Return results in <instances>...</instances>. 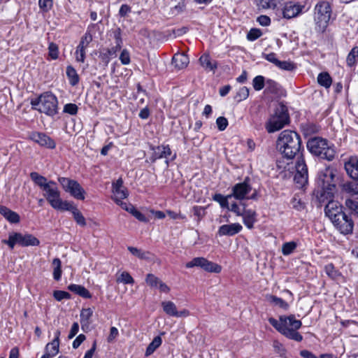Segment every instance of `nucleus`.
<instances>
[{"instance_id": "nucleus-1", "label": "nucleus", "mask_w": 358, "mask_h": 358, "mask_svg": "<svg viewBox=\"0 0 358 358\" xmlns=\"http://www.w3.org/2000/svg\"><path fill=\"white\" fill-rule=\"evenodd\" d=\"M336 170L328 166L317 175L313 196L318 201H334L337 192L335 184Z\"/></svg>"}, {"instance_id": "nucleus-2", "label": "nucleus", "mask_w": 358, "mask_h": 358, "mask_svg": "<svg viewBox=\"0 0 358 358\" xmlns=\"http://www.w3.org/2000/svg\"><path fill=\"white\" fill-rule=\"evenodd\" d=\"M324 211L325 215L341 234L346 235L352 233L353 221L347 215L341 203H327Z\"/></svg>"}, {"instance_id": "nucleus-3", "label": "nucleus", "mask_w": 358, "mask_h": 358, "mask_svg": "<svg viewBox=\"0 0 358 358\" xmlns=\"http://www.w3.org/2000/svg\"><path fill=\"white\" fill-rule=\"evenodd\" d=\"M268 322L286 338L297 342H301L303 340L302 335L297 331L301 327L302 323L300 320L296 319L294 315H281L278 320L270 317Z\"/></svg>"}, {"instance_id": "nucleus-4", "label": "nucleus", "mask_w": 358, "mask_h": 358, "mask_svg": "<svg viewBox=\"0 0 358 358\" xmlns=\"http://www.w3.org/2000/svg\"><path fill=\"white\" fill-rule=\"evenodd\" d=\"M276 147L284 157L292 159L300 152L301 137L294 131L284 130L278 137Z\"/></svg>"}, {"instance_id": "nucleus-5", "label": "nucleus", "mask_w": 358, "mask_h": 358, "mask_svg": "<svg viewBox=\"0 0 358 358\" xmlns=\"http://www.w3.org/2000/svg\"><path fill=\"white\" fill-rule=\"evenodd\" d=\"M31 105L32 108L50 117H53L58 113L57 98L49 92L43 93L37 99L31 100Z\"/></svg>"}, {"instance_id": "nucleus-6", "label": "nucleus", "mask_w": 358, "mask_h": 358, "mask_svg": "<svg viewBox=\"0 0 358 358\" xmlns=\"http://www.w3.org/2000/svg\"><path fill=\"white\" fill-rule=\"evenodd\" d=\"M332 15L331 3L325 0L319 1L314 7L315 29L324 33L327 28Z\"/></svg>"}, {"instance_id": "nucleus-7", "label": "nucleus", "mask_w": 358, "mask_h": 358, "mask_svg": "<svg viewBox=\"0 0 358 358\" xmlns=\"http://www.w3.org/2000/svg\"><path fill=\"white\" fill-rule=\"evenodd\" d=\"M345 169L348 176L356 181L343 184L342 191L350 197L358 199V158L350 157L345 163Z\"/></svg>"}, {"instance_id": "nucleus-8", "label": "nucleus", "mask_w": 358, "mask_h": 358, "mask_svg": "<svg viewBox=\"0 0 358 358\" xmlns=\"http://www.w3.org/2000/svg\"><path fill=\"white\" fill-rule=\"evenodd\" d=\"M222 208H227L237 215L242 216L244 224L249 229L254 228L257 222L255 210L249 208L246 203H220Z\"/></svg>"}, {"instance_id": "nucleus-9", "label": "nucleus", "mask_w": 358, "mask_h": 358, "mask_svg": "<svg viewBox=\"0 0 358 358\" xmlns=\"http://www.w3.org/2000/svg\"><path fill=\"white\" fill-rule=\"evenodd\" d=\"M30 178L42 190L43 194L48 201H59L60 192L55 182L48 180L45 177L37 172H31Z\"/></svg>"}, {"instance_id": "nucleus-10", "label": "nucleus", "mask_w": 358, "mask_h": 358, "mask_svg": "<svg viewBox=\"0 0 358 358\" xmlns=\"http://www.w3.org/2000/svg\"><path fill=\"white\" fill-rule=\"evenodd\" d=\"M307 148L312 154L322 159L331 161L334 158L336 153L334 146L329 144L324 138L320 137L310 138L307 142Z\"/></svg>"}, {"instance_id": "nucleus-11", "label": "nucleus", "mask_w": 358, "mask_h": 358, "mask_svg": "<svg viewBox=\"0 0 358 358\" xmlns=\"http://www.w3.org/2000/svg\"><path fill=\"white\" fill-rule=\"evenodd\" d=\"M252 189L251 187L248 184L245 180L243 182L237 183L232 189V194L224 196L221 194H215L213 196L215 201H227L228 199L234 196L237 200L243 199H254L255 192H253L251 196H249Z\"/></svg>"}, {"instance_id": "nucleus-12", "label": "nucleus", "mask_w": 358, "mask_h": 358, "mask_svg": "<svg viewBox=\"0 0 358 358\" xmlns=\"http://www.w3.org/2000/svg\"><path fill=\"white\" fill-rule=\"evenodd\" d=\"M2 242L13 249L16 244L22 247L37 246L39 245V240L31 234L23 235L21 233L13 232L9 234L8 240H3Z\"/></svg>"}, {"instance_id": "nucleus-13", "label": "nucleus", "mask_w": 358, "mask_h": 358, "mask_svg": "<svg viewBox=\"0 0 358 358\" xmlns=\"http://www.w3.org/2000/svg\"><path fill=\"white\" fill-rule=\"evenodd\" d=\"M289 119L287 110L283 106H280L266 124V129L268 133L278 131L289 123Z\"/></svg>"}, {"instance_id": "nucleus-14", "label": "nucleus", "mask_w": 358, "mask_h": 358, "mask_svg": "<svg viewBox=\"0 0 358 358\" xmlns=\"http://www.w3.org/2000/svg\"><path fill=\"white\" fill-rule=\"evenodd\" d=\"M58 181L64 190L69 193L76 199H85V192L76 180H72L69 178L59 177L58 178Z\"/></svg>"}, {"instance_id": "nucleus-15", "label": "nucleus", "mask_w": 358, "mask_h": 358, "mask_svg": "<svg viewBox=\"0 0 358 358\" xmlns=\"http://www.w3.org/2000/svg\"><path fill=\"white\" fill-rule=\"evenodd\" d=\"M294 180L299 188L305 187L308 182V167L302 156L298 158L296 165Z\"/></svg>"}, {"instance_id": "nucleus-16", "label": "nucleus", "mask_w": 358, "mask_h": 358, "mask_svg": "<svg viewBox=\"0 0 358 358\" xmlns=\"http://www.w3.org/2000/svg\"><path fill=\"white\" fill-rule=\"evenodd\" d=\"M186 268L199 267L207 272L219 273L222 267L219 264L208 261L204 257H195L185 264Z\"/></svg>"}, {"instance_id": "nucleus-17", "label": "nucleus", "mask_w": 358, "mask_h": 358, "mask_svg": "<svg viewBox=\"0 0 358 358\" xmlns=\"http://www.w3.org/2000/svg\"><path fill=\"white\" fill-rule=\"evenodd\" d=\"M305 7V4H302L299 2H287L282 8V16L286 19L296 17L303 12Z\"/></svg>"}, {"instance_id": "nucleus-18", "label": "nucleus", "mask_w": 358, "mask_h": 358, "mask_svg": "<svg viewBox=\"0 0 358 358\" xmlns=\"http://www.w3.org/2000/svg\"><path fill=\"white\" fill-rule=\"evenodd\" d=\"M29 138L41 146L54 149L56 146L55 141L44 133L32 132L29 135Z\"/></svg>"}, {"instance_id": "nucleus-19", "label": "nucleus", "mask_w": 358, "mask_h": 358, "mask_svg": "<svg viewBox=\"0 0 358 358\" xmlns=\"http://www.w3.org/2000/svg\"><path fill=\"white\" fill-rule=\"evenodd\" d=\"M60 331L57 330L55 333V338L48 343L45 348V354L41 358H52L59 353Z\"/></svg>"}, {"instance_id": "nucleus-20", "label": "nucleus", "mask_w": 358, "mask_h": 358, "mask_svg": "<svg viewBox=\"0 0 358 358\" xmlns=\"http://www.w3.org/2000/svg\"><path fill=\"white\" fill-rule=\"evenodd\" d=\"M162 306L163 308V310L169 316L186 317L189 315V311L187 309L178 311L176 304L171 301L162 302Z\"/></svg>"}, {"instance_id": "nucleus-21", "label": "nucleus", "mask_w": 358, "mask_h": 358, "mask_svg": "<svg viewBox=\"0 0 358 358\" xmlns=\"http://www.w3.org/2000/svg\"><path fill=\"white\" fill-rule=\"evenodd\" d=\"M150 148L152 150V156L150 158L152 162H155L157 159L162 158L167 159L171 155V150L168 145H162L159 146L152 145Z\"/></svg>"}, {"instance_id": "nucleus-22", "label": "nucleus", "mask_w": 358, "mask_h": 358, "mask_svg": "<svg viewBox=\"0 0 358 358\" xmlns=\"http://www.w3.org/2000/svg\"><path fill=\"white\" fill-rule=\"evenodd\" d=\"M243 227L239 223H233L230 224H223L220 227L218 234L220 236H234L239 233Z\"/></svg>"}, {"instance_id": "nucleus-23", "label": "nucleus", "mask_w": 358, "mask_h": 358, "mask_svg": "<svg viewBox=\"0 0 358 358\" xmlns=\"http://www.w3.org/2000/svg\"><path fill=\"white\" fill-rule=\"evenodd\" d=\"M113 193L115 197L116 201L127 198L128 192L127 189L123 186V181L121 178L118 179L113 184Z\"/></svg>"}, {"instance_id": "nucleus-24", "label": "nucleus", "mask_w": 358, "mask_h": 358, "mask_svg": "<svg viewBox=\"0 0 358 358\" xmlns=\"http://www.w3.org/2000/svg\"><path fill=\"white\" fill-rule=\"evenodd\" d=\"M189 62V57L185 53L175 54L172 59L173 65L178 69L186 68Z\"/></svg>"}, {"instance_id": "nucleus-25", "label": "nucleus", "mask_w": 358, "mask_h": 358, "mask_svg": "<svg viewBox=\"0 0 358 358\" xmlns=\"http://www.w3.org/2000/svg\"><path fill=\"white\" fill-rule=\"evenodd\" d=\"M199 62L201 66L206 71H214L217 69L216 61L213 60L208 54L201 55L199 58Z\"/></svg>"}, {"instance_id": "nucleus-26", "label": "nucleus", "mask_w": 358, "mask_h": 358, "mask_svg": "<svg viewBox=\"0 0 358 358\" xmlns=\"http://www.w3.org/2000/svg\"><path fill=\"white\" fill-rule=\"evenodd\" d=\"M0 214L11 223H18L20 222L19 215L4 206L0 205Z\"/></svg>"}, {"instance_id": "nucleus-27", "label": "nucleus", "mask_w": 358, "mask_h": 358, "mask_svg": "<svg viewBox=\"0 0 358 358\" xmlns=\"http://www.w3.org/2000/svg\"><path fill=\"white\" fill-rule=\"evenodd\" d=\"M68 289L85 299H90L92 297L90 292L82 285L71 284L69 285Z\"/></svg>"}, {"instance_id": "nucleus-28", "label": "nucleus", "mask_w": 358, "mask_h": 358, "mask_svg": "<svg viewBox=\"0 0 358 358\" xmlns=\"http://www.w3.org/2000/svg\"><path fill=\"white\" fill-rule=\"evenodd\" d=\"M282 1V0H259L257 6L259 9H275Z\"/></svg>"}, {"instance_id": "nucleus-29", "label": "nucleus", "mask_w": 358, "mask_h": 358, "mask_svg": "<svg viewBox=\"0 0 358 358\" xmlns=\"http://www.w3.org/2000/svg\"><path fill=\"white\" fill-rule=\"evenodd\" d=\"M66 73L69 80V83L72 86H75L79 83V76L76 72V70L72 66H68L66 67Z\"/></svg>"}, {"instance_id": "nucleus-30", "label": "nucleus", "mask_w": 358, "mask_h": 358, "mask_svg": "<svg viewBox=\"0 0 358 358\" xmlns=\"http://www.w3.org/2000/svg\"><path fill=\"white\" fill-rule=\"evenodd\" d=\"M162 340L161 336H155L152 341L148 345L145 351V356L151 355L162 345Z\"/></svg>"}, {"instance_id": "nucleus-31", "label": "nucleus", "mask_w": 358, "mask_h": 358, "mask_svg": "<svg viewBox=\"0 0 358 358\" xmlns=\"http://www.w3.org/2000/svg\"><path fill=\"white\" fill-rule=\"evenodd\" d=\"M127 250L135 257L140 259H149L150 252L148 251H143L135 247L128 246Z\"/></svg>"}, {"instance_id": "nucleus-32", "label": "nucleus", "mask_w": 358, "mask_h": 358, "mask_svg": "<svg viewBox=\"0 0 358 358\" xmlns=\"http://www.w3.org/2000/svg\"><path fill=\"white\" fill-rule=\"evenodd\" d=\"M93 311L91 308H85L81 310L80 313V324L82 326V329H83L85 327H87L90 324V319L92 316Z\"/></svg>"}, {"instance_id": "nucleus-33", "label": "nucleus", "mask_w": 358, "mask_h": 358, "mask_svg": "<svg viewBox=\"0 0 358 358\" xmlns=\"http://www.w3.org/2000/svg\"><path fill=\"white\" fill-rule=\"evenodd\" d=\"M317 82L321 86L329 88L331 85L332 79L328 73L322 72L318 75Z\"/></svg>"}, {"instance_id": "nucleus-34", "label": "nucleus", "mask_w": 358, "mask_h": 358, "mask_svg": "<svg viewBox=\"0 0 358 358\" xmlns=\"http://www.w3.org/2000/svg\"><path fill=\"white\" fill-rule=\"evenodd\" d=\"M357 59H358V47L355 46L350 50V52L348 55V57L346 59V63H347L348 66H349L350 67L355 66L357 63Z\"/></svg>"}, {"instance_id": "nucleus-35", "label": "nucleus", "mask_w": 358, "mask_h": 358, "mask_svg": "<svg viewBox=\"0 0 358 358\" xmlns=\"http://www.w3.org/2000/svg\"><path fill=\"white\" fill-rule=\"evenodd\" d=\"M268 300L275 306H277L284 310L289 308V304L285 301L282 299L279 298L274 295H270L268 296Z\"/></svg>"}, {"instance_id": "nucleus-36", "label": "nucleus", "mask_w": 358, "mask_h": 358, "mask_svg": "<svg viewBox=\"0 0 358 358\" xmlns=\"http://www.w3.org/2000/svg\"><path fill=\"white\" fill-rule=\"evenodd\" d=\"M50 204L52 208L61 212L66 210L72 212L75 208L72 203H50Z\"/></svg>"}, {"instance_id": "nucleus-37", "label": "nucleus", "mask_w": 358, "mask_h": 358, "mask_svg": "<svg viewBox=\"0 0 358 358\" xmlns=\"http://www.w3.org/2000/svg\"><path fill=\"white\" fill-rule=\"evenodd\" d=\"M52 264L55 266L53 271V278L56 280H59L62 276V262L59 258H55L52 261Z\"/></svg>"}, {"instance_id": "nucleus-38", "label": "nucleus", "mask_w": 358, "mask_h": 358, "mask_svg": "<svg viewBox=\"0 0 358 358\" xmlns=\"http://www.w3.org/2000/svg\"><path fill=\"white\" fill-rule=\"evenodd\" d=\"M296 246V243L294 241L285 243L282 246V252L284 255H289L294 252Z\"/></svg>"}, {"instance_id": "nucleus-39", "label": "nucleus", "mask_w": 358, "mask_h": 358, "mask_svg": "<svg viewBox=\"0 0 358 358\" xmlns=\"http://www.w3.org/2000/svg\"><path fill=\"white\" fill-rule=\"evenodd\" d=\"M265 85V79L262 76H257L252 80V85L255 90L259 91L262 90Z\"/></svg>"}, {"instance_id": "nucleus-40", "label": "nucleus", "mask_w": 358, "mask_h": 358, "mask_svg": "<svg viewBox=\"0 0 358 358\" xmlns=\"http://www.w3.org/2000/svg\"><path fill=\"white\" fill-rule=\"evenodd\" d=\"M72 214L73 215V217L77 222L78 224L85 227L86 225L85 219L82 215V213L77 209L76 207H75L72 210Z\"/></svg>"}, {"instance_id": "nucleus-41", "label": "nucleus", "mask_w": 358, "mask_h": 358, "mask_svg": "<svg viewBox=\"0 0 358 358\" xmlns=\"http://www.w3.org/2000/svg\"><path fill=\"white\" fill-rule=\"evenodd\" d=\"M117 282H123L124 284H134V280L128 272L123 271L117 279Z\"/></svg>"}, {"instance_id": "nucleus-42", "label": "nucleus", "mask_w": 358, "mask_h": 358, "mask_svg": "<svg viewBox=\"0 0 358 358\" xmlns=\"http://www.w3.org/2000/svg\"><path fill=\"white\" fill-rule=\"evenodd\" d=\"M276 66L285 71H293L295 69V64L290 61H278Z\"/></svg>"}, {"instance_id": "nucleus-43", "label": "nucleus", "mask_w": 358, "mask_h": 358, "mask_svg": "<svg viewBox=\"0 0 358 358\" xmlns=\"http://www.w3.org/2000/svg\"><path fill=\"white\" fill-rule=\"evenodd\" d=\"M262 31L259 29L252 28L248 31L247 39L250 41H254L262 36Z\"/></svg>"}, {"instance_id": "nucleus-44", "label": "nucleus", "mask_w": 358, "mask_h": 358, "mask_svg": "<svg viewBox=\"0 0 358 358\" xmlns=\"http://www.w3.org/2000/svg\"><path fill=\"white\" fill-rule=\"evenodd\" d=\"M161 280L154 274L148 273L145 278L146 283L152 287H157Z\"/></svg>"}, {"instance_id": "nucleus-45", "label": "nucleus", "mask_w": 358, "mask_h": 358, "mask_svg": "<svg viewBox=\"0 0 358 358\" xmlns=\"http://www.w3.org/2000/svg\"><path fill=\"white\" fill-rule=\"evenodd\" d=\"M48 55L52 59H57L59 57L58 45L54 43H50L48 46Z\"/></svg>"}, {"instance_id": "nucleus-46", "label": "nucleus", "mask_w": 358, "mask_h": 358, "mask_svg": "<svg viewBox=\"0 0 358 358\" xmlns=\"http://www.w3.org/2000/svg\"><path fill=\"white\" fill-rule=\"evenodd\" d=\"M92 41V34L90 32H86L85 35L81 38L80 43L78 46L86 49Z\"/></svg>"}, {"instance_id": "nucleus-47", "label": "nucleus", "mask_w": 358, "mask_h": 358, "mask_svg": "<svg viewBox=\"0 0 358 358\" xmlns=\"http://www.w3.org/2000/svg\"><path fill=\"white\" fill-rule=\"evenodd\" d=\"M115 40H116V45L114 48L107 50V52L108 55H113L116 53V52L121 48L122 39L120 37V34L118 33L115 34Z\"/></svg>"}, {"instance_id": "nucleus-48", "label": "nucleus", "mask_w": 358, "mask_h": 358, "mask_svg": "<svg viewBox=\"0 0 358 358\" xmlns=\"http://www.w3.org/2000/svg\"><path fill=\"white\" fill-rule=\"evenodd\" d=\"M192 212L194 215L197 217V222H199L206 215V208L201 206H194Z\"/></svg>"}, {"instance_id": "nucleus-49", "label": "nucleus", "mask_w": 358, "mask_h": 358, "mask_svg": "<svg viewBox=\"0 0 358 358\" xmlns=\"http://www.w3.org/2000/svg\"><path fill=\"white\" fill-rule=\"evenodd\" d=\"M53 296L57 301H60L63 299H70L71 295L67 292L57 290L53 292Z\"/></svg>"}, {"instance_id": "nucleus-50", "label": "nucleus", "mask_w": 358, "mask_h": 358, "mask_svg": "<svg viewBox=\"0 0 358 358\" xmlns=\"http://www.w3.org/2000/svg\"><path fill=\"white\" fill-rule=\"evenodd\" d=\"M249 96V89L246 87H243L239 89L236 94V98L238 101H242L246 99Z\"/></svg>"}, {"instance_id": "nucleus-51", "label": "nucleus", "mask_w": 358, "mask_h": 358, "mask_svg": "<svg viewBox=\"0 0 358 358\" xmlns=\"http://www.w3.org/2000/svg\"><path fill=\"white\" fill-rule=\"evenodd\" d=\"M324 271L326 274L330 278H334L337 275V271L333 264H328L324 266Z\"/></svg>"}, {"instance_id": "nucleus-52", "label": "nucleus", "mask_w": 358, "mask_h": 358, "mask_svg": "<svg viewBox=\"0 0 358 358\" xmlns=\"http://www.w3.org/2000/svg\"><path fill=\"white\" fill-rule=\"evenodd\" d=\"M78 108L74 103H67L64 107V112L72 115L77 114Z\"/></svg>"}, {"instance_id": "nucleus-53", "label": "nucleus", "mask_w": 358, "mask_h": 358, "mask_svg": "<svg viewBox=\"0 0 358 358\" xmlns=\"http://www.w3.org/2000/svg\"><path fill=\"white\" fill-rule=\"evenodd\" d=\"M216 124L220 131H224L228 126V120L224 117H219L216 120Z\"/></svg>"}, {"instance_id": "nucleus-54", "label": "nucleus", "mask_w": 358, "mask_h": 358, "mask_svg": "<svg viewBox=\"0 0 358 358\" xmlns=\"http://www.w3.org/2000/svg\"><path fill=\"white\" fill-rule=\"evenodd\" d=\"M85 48H83L82 47H77L75 55H76V61L80 62H84L85 59Z\"/></svg>"}, {"instance_id": "nucleus-55", "label": "nucleus", "mask_w": 358, "mask_h": 358, "mask_svg": "<svg viewBox=\"0 0 358 358\" xmlns=\"http://www.w3.org/2000/svg\"><path fill=\"white\" fill-rule=\"evenodd\" d=\"M38 5L41 9L47 12L52 7V0H39Z\"/></svg>"}, {"instance_id": "nucleus-56", "label": "nucleus", "mask_w": 358, "mask_h": 358, "mask_svg": "<svg viewBox=\"0 0 358 358\" xmlns=\"http://www.w3.org/2000/svg\"><path fill=\"white\" fill-rule=\"evenodd\" d=\"M120 60L123 65H127L130 63V55L127 50L124 49L120 55Z\"/></svg>"}, {"instance_id": "nucleus-57", "label": "nucleus", "mask_w": 358, "mask_h": 358, "mask_svg": "<svg viewBox=\"0 0 358 358\" xmlns=\"http://www.w3.org/2000/svg\"><path fill=\"white\" fill-rule=\"evenodd\" d=\"M118 335H119L118 329L115 327H110V334L107 338V341L108 343H113L116 339V338L118 336Z\"/></svg>"}, {"instance_id": "nucleus-58", "label": "nucleus", "mask_w": 358, "mask_h": 358, "mask_svg": "<svg viewBox=\"0 0 358 358\" xmlns=\"http://www.w3.org/2000/svg\"><path fill=\"white\" fill-rule=\"evenodd\" d=\"M257 21L262 26L267 27L271 24V19L268 16L265 15H262L259 16L257 19Z\"/></svg>"}, {"instance_id": "nucleus-59", "label": "nucleus", "mask_w": 358, "mask_h": 358, "mask_svg": "<svg viewBox=\"0 0 358 358\" xmlns=\"http://www.w3.org/2000/svg\"><path fill=\"white\" fill-rule=\"evenodd\" d=\"M263 57L267 61L273 63L274 65H277L278 62V59L276 58V55L274 52H271L269 54H264Z\"/></svg>"}, {"instance_id": "nucleus-60", "label": "nucleus", "mask_w": 358, "mask_h": 358, "mask_svg": "<svg viewBox=\"0 0 358 358\" xmlns=\"http://www.w3.org/2000/svg\"><path fill=\"white\" fill-rule=\"evenodd\" d=\"M120 207L130 213L131 215L136 211L137 209L132 205L131 203H120Z\"/></svg>"}, {"instance_id": "nucleus-61", "label": "nucleus", "mask_w": 358, "mask_h": 358, "mask_svg": "<svg viewBox=\"0 0 358 358\" xmlns=\"http://www.w3.org/2000/svg\"><path fill=\"white\" fill-rule=\"evenodd\" d=\"M86 339V337L84 334H80L78 336L73 342V348L76 349L78 348L81 343Z\"/></svg>"}, {"instance_id": "nucleus-62", "label": "nucleus", "mask_w": 358, "mask_h": 358, "mask_svg": "<svg viewBox=\"0 0 358 358\" xmlns=\"http://www.w3.org/2000/svg\"><path fill=\"white\" fill-rule=\"evenodd\" d=\"M267 90L271 92H273L277 89V83L273 80L268 79L266 81Z\"/></svg>"}, {"instance_id": "nucleus-63", "label": "nucleus", "mask_w": 358, "mask_h": 358, "mask_svg": "<svg viewBox=\"0 0 358 358\" xmlns=\"http://www.w3.org/2000/svg\"><path fill=\"white\" fill-rule=\"evenodd\" d=\"M79 330V324L78 322H74L71 328L69 334V338H73L78 332Z\"/></svg>"}, {"instance_id": "nucleus-64", "label": "nucleus", "mask_w": 358, "mask_h": 358, "mask_svg": "<svg viewBox=\"0 0 358 358\" xmlns=\"http://www.w3.org/2000/svg\"><path fill=\"white\" fill-rule=\"evenodd\" d=\"M299 354H300V356L303 358H318L312 352L307 350H301ZM320 358H321V357Z\"/></svg>"}]
</instances>
